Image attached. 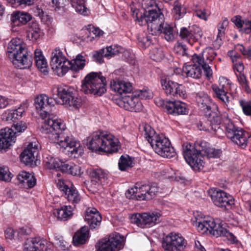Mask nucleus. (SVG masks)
<instances>
[{
    "label": "nucleus",
    "instance_id": "338daca9",
    "mask_svg": "<svg viewBox=\"0 0 251 251\" xmlns=\"http://www.w3.org/2000/svg\"><path fill=\"white\" fill-rule=\"evenodd\" d=\"M57 187L63 193L69 189V186L65 184L63 180L58 179V181L56 182Z\"/></svg>",
    "mask_w": 251,
    "mask_h": 251
},
{
    "label": "nucleus",
    "instance_id": "412c9836",
    "mask_svg": "<svg viewBox=\"0 0 251 251\" xmlns=\"http://www.w3.org/2000/svg\"><path fill=\"white\" fill-rule=\"evenodd\" d=\"M101 216L95 208H87L85 214V221L91 230L98 229L101 225Z\"/></svg>",
    "mask_w": 251,
    "mask_h": 251
},
{
    "label": "nucleus",
    "instance_id": "dca6fc26",
    "mask_svg": "<svg viewBox=\"0 0 251 251\" xmlns=\"http://www.w3.org/2000/svg\"><path fill=\"white\" fill-rule=\"evenodd\" d=\"M158 106H162L166 112L174 115H186L188 113V109L185 103L180 101H171L159 100L157 103Z\"/></svg>",
    "mask_w": 251,
    "mask_h": 251
},
{
    "label": "nucleus",
    "instance_id": "4468645a",
    "mask_svg": "<svg viewBox=\"0 0 251 251\" xmlns=\"http://www.w3.org/2000/svg\"><path fill=\"white\" fill-rule=\"evenodd\" d=\"M184 238L179 234L171 232L162 238L161 246L166 251H182L186 246Z\"/></svg>",
    "mask_w": 251,
    "mask_h": 251
},
{
    "label": "nucleus",
    "instance_id": "e433bc0d",
    "mask_svg": "<svg viewBox=\"0 0 251 251\" xmlns=\"http://www.w3.org/2000/svg\"><path fill=\"white\" fill-rule=\"evenodd\" d=\"M86 59L84 56L79 54L77 55L75 59L69 61L68 70L71 69L74 71H78L82 70L85 66Z\"/></svg>",
    "mask_w": 251,
    "mask_h": 251
},
{
    "label": "nucleus",
    "instance_id": "b1692460",
    "mask_svg": "<svg viewBox=\"0 0 251 251\" xmlns=\"http://www.w3.org/2000/svg\"><path fill=\"white\" fill-rule=\"evenodd\" d=\"M16 132L13 129L4 128L0 131V150L8 148L15 142Z\"/></svg>",
    "mask_w": 251,
    "mask_h": 251
},
{
    "label": "nucleus",
    "instance_id": "79ce46f5",
    "mask_svg": "<svg viewBox=\"0 0 251 251\" xmlns=\"http://www.w3.org/2000/svg\"><path fill=\"white\" fill-rule=\"evenodd\" d=\"M63 172L67 173L73 176H80L83 173L81 167L73 163H67L64 166Z\"/></svg>",
    "mask_w": 251,
    "mask_h": 251
},
{
    "label": "nucleus",
    "instance_id": "f8f14e48",
    "mask_svg": "<svg viewBox=\"0 0 251 251\" xmlns=\"http://www.w3.org/2000/svg\"><path fill=\"white\" fill-rule=\"evenodd\" d=\"M69 61L59 48H55L51 53L50 66L53 71L59 76H62L68 71Z\"/></svg>",
    "mask_w": 251,
    "mask_h": 251
},
{
    "label": "nucleus",
    "instance_id": "9d476101",
    "mask_svg": "<svg viewBox=\"0 0 251 251\" xmlns=\"http://www.w3.org/2000/svg\"><path fill=\"white\" fill-rule=\"evenodd\" d=\"M198 231L202 233L209 231L211 234L216 237L226 236L233 241H234L236 238L232 233L228 232L220 223H216L213 219H209L207 222H203V224L201 222H198Z\"/></svg>",
    "mask_w": 251,
    "mask_h": 251
},
{
    "label": "nucleus",
    "instance_id": "f3484780",
    "mask_svg": "<svg viewBox=\"0 0 251 251\" xmlns=\"http://www.w3.org/2000/svg\"><path fill=\"white\" fill-rule=\"evenodd\" d=\"M219 86H214L212 89L216 97L226 106L229 104L232 100V97L228 94L230 88L229 80L225 77L221 76L219 79Z\"/></svg>",
    "mask_w": 251,
    "mask_h": 251
},
{
    "label": "nucleus",
    "instance_id": "aec40b11",
    "mask_svg": "<svg viewBox=\"0 0 251 251\" xmlns=\"http://www.w3.org/2000/svg\"><path fill=\"white\" fill-rule=\"evenodd\" d=\"M118 104L130 111L139 112L143 108V105L136 94L125 96L119 101Z\"/></svg>",
    "mask_w": 251,
    "mask_h": 251
},
{
    "label": "nucleus",
    "instance_id": "69168bd1",
    "mask_svg": "<svg viewBox=\"0 0 251 251\" xmlns=\"http://www.w3.org/2000/svg\"><path fill=\"white\" fill-rule=\"evenodd\" d=\"M103 57L104 56L101 53V50L99 51H95L93 54L94 59L99 63H101L103 62Z\"/></svg>",
    "mask_w": 251,
    "mask_h": 251
},
{
    "label": "nucleus",
    "instance_id": "052dcab7",
    "mask_svg": "<svg viewBox=\"0 0 251 251\" xmlns=\"http://www.w3.org/2000/svg\"><path fill=\"white\" fill-rule=\"evenodd\" d=\"M49 5L56 11L59 12L64 11V6L60 4V2L58 0H51V1L49 2Z\"/></svg>",
    "mask_w": 251,
    "mask_h": 251
},
{
    "label": "nucleus",
    "instance_id": "4be33fe9",
    "mask_svg": "<svg viewBox=\"0 0 251 251\" xmlns=\"http://www.w3.org/2000/svg\"><path fill=\"white\" fill-rule=\"evenodd\" d=\"M48 243L40 237L27 239L24 244L25 251H47Z\"/></svg>",
    "mask_w": 251,
    "mask_h": 251
},
{
    "label": "nucleus",
    "instance_id": "6ab92c4d",
    "mask_svg": "<svg viewBox=\"0 0 251 251\" xmlns=\"http://www.w3.org/2000/svg\"><path fill=\"white\" fill-rule=\"evenodd\" d=\"M161 84L163 89L167 95L176 97H183L185 95L182 85L178 83L165 78L161 80Z\"/></svg>",
    "mask_w": 251,
    "mask_h": 251
},
{
    "label": "nucleus",
    "instance_id": "4d7b16f0",
    "mask_svg": "<svg viewBox=\"0 0 251 251\" xmlns=\"http://www.w3.org/2000/svg\"><path fill=\"white\" fill-rule=\"evenodd\" d=\"M12 128L14 132H21L25 130L27 128V126L26 124L24 122H20L19 123H17L16 124H13L12 126Z\"/></svg>",
    "mask_w": 251,
    "mask_h": 251
},
{
    "label": "nucleus",
    "instance_id": "de8ad7c7",
    "mask_svg": "<svg viewBox=\"0 0 251 251\" xmlns=\"http://www.w3.org/2000/svg\"><path fill=\"white\" fill-rule=\"evenodd\" d=\"M150 56L151 59L158 62L164 58V55L161 49L154 48L150 51Z\"/></svg>",
    "mask_w": 251,
    "mask_h": 251
},
{
    "label": "nucleus",
    "instance_id": "680f3d73",
    "mask_svg": "<svg viewBox=\"0 0 251 251\" xmlns=\"http://www.w3.org/2000/svg\"><path fill=\"white\" fill-rule=\"evenodd\" d=\"M194 217L195 220L193 221V225L197 227V229L198 230V225L199 223L198 222H201L202 224H203V222H207L208 220H204L201 215H200V214L199 212H196V213H194Z\"/></svg>",
    "mask_w": 251,
    "mask_h": 251
},
{
    "label": "nucleus",
    "instance_id": "423d86ee",
    "mask_svg": "<svg viewBox=\"0 0 251 251\" xmlns=\"http://www.w3.org/2000/svg\"><path fill=\"white\" fill-rule=\"evenodd\" d=\"M8 56L16 67L24 69L32 64V54L23 41L19 38H14L8 43L7 47Z\"/></svg>",
    "mask_w": 251,
    "mask_h": 251
},
{
    "label": "nucleus",
    "instance_id": "c03bdc74",
    "mask_svg": "<svg viewBox=\"0 0 251 251\" xmlns=\"http://www.w3.org/2000/svg\"><path fill=\"white\" fill-rule=\"evenodd\" d=\"M13 177L7 167L0 165V180L9 182Z\"/></svg>",
    "mask_w": 251,
    "mask_h": 251
},
{
    "label": "nucleus",
    "instance_id": "7ed1b4c3",
    "mask_svg": "<svg viewBox=\"0 0 251 251\" xmlns=\"http://www.w3.org/2000/svg\"><path fill=\"white\" fill-rule=\"evenodd\" d=\"M140 25L147 24L148 29L152 35L162 34L168 41L174 39L173 28L169 24L164 22V15L160 10H149L139 21Z\"/></svg>",
    "mask_w": 251,
    "mask_h": 251
},
{
    "label": "nucleus",
    "instance_id": "0e129e2a",
    "mask_svg": "<svg viewBox=\"0 0 251 251\" xmlns=\"http://www.w3.org/2000/svg\"><path fill=\"white\" fill-rule=\"evenodd\" d=\"M202 68L204 75L207 78H210L212 75V71L211 67L206 63L201 68Z\"/></svg>",
    "mask_w": 251,
    "mask_h": 251
},
{
    "label": "nucleus",
    "instance_id": "bb28decb",
    "mask_svg": "<svg viewBox=\"0 0 251 251\" xmlns=\"http://www.w3.org/2000/svg\"><path fill=\"white\" fill-rule=\"evenodd\" d=\"M89 237V229L84 226L77 231L73 238V242L75 246H79L85 244Z\"/></svg>",
    "mask_w": 251,
    "mask_h": 251
},
{
    "label": "nucleus",
    "instance_id": "1a4fd4ad",
    "mask_svg": "<svg viewBox=\"0 0 251 251\" xmlns=\"http://www.w3.org/2000/svg\"><path fill=\"white\" fill-rule=\"evenodd\" d=\"M156 183L142 184L137 183L135 186L128 189L126 192V198L139 201L152 199L158 192Z\"/></svg>",
    "mask_w": 251,
    "mask_h": 251
},
{
    "label": "nucleus",
    "instance_id": "bf43d9fd",
    "mask_svg": "<svg viewBox=\"0 0 251 251\" xmlns=\"http://www.w3.org/2000/svg\"><path fill=\"white\" fill-rule=\"evenodd\" d=\"M241 29L246 33L251 32V18L243 20Z\"/></svg>",
    "mask_w": 251,
    "mask_h": 251
},
{
    "label": "nucleus",
    "instance_id": "09e8293b",
    "mask_svg": "<svg viewBox=\"0 0 251 251\" xmlns=\"http://www.w3.org/2000/svg\"><path fill=\"white\" fill-rule=\"evenodd\" d=\"M237 78L238 82L245 91L249 93L251 92V90L248 85V82L247 80L246 76L242 74H239L237 75Z\"/></svg>",
    "mask_w": 251,
    "mask_h": 251
},
{
    "label": "nucleus",
    "instance_id": "c9c22d12",
    "mask_svg": "<svg viewBox=\"0 0 251 251\" xmlns=\"http://www.w3.org/2000/svg\"><path fill=\"white\" fill-rule=\"evenodd\" d=\"M44 162L46 163L47 167L50 169H58L63 172L64 166L66 165V162L61 160L58 158H54L51 156L47 157Z\"/></svg>",
    "mask_w": 251,
    "mask_h": 251
},
{
    "label": "nucleus",
    "instance_id": "72a5a7b5",
    "mask_svg": "<svg viewBox=\"0 0 251 251\" xmlns=\"http://www.w3.org/2000/svg\"><path fill=\"white\" fill-rule=\"evenodd\" d=\"M92 181L100 185H104L107 179L108 172L101 169H94L89 173Z\"/></svg>",
    "mask_w": 251,
    "mask_h": 251
},
{
    "label": "nucleus",
    "instance_id": "864d4df0",
    "mask_svg": "<svg viewBox=\"0 0 251 251\" xmlns=\"http://www.w3.org/2000/svg\"><path fill=\"white\" fill-rule=\"evenodd\" d=\"M239 103L244 113L247 116L251 115V101L241 100Z\"/></svg>",
    "mask_w": 251,
    "mask_h": 251
},
{
    "label": "nucleus",
    "instance_id": "37998d69",
    "mask_svg": "<svg viewBox=\"0 0 251 251\" xmlns=\"http://www.w3.org/2000/svg\"><path fill=\"white\" fill-rule=\"evenodd\" d=\"M83 31L86 35V37H84V39L86 40L87 38V41H88L89 37L94 38V37L92 36V34L94 35L96 37H99L101 36L103 33V31L100 30L99 28L91 26L90 25L89 29H85Z\"/></svg>",
    "mask_w": 251,
    "mask_h": 251
},
{
    "label": "nucleus",
    "instance_id": "0eeeda50",
    "mask_svg": "<svg viewBox=\"0 0 251 251\" xmlns=\"http://www.w3.org/2000/svg\"><path fill=\"white\" fill-rule=\"evenodd\" d=\"M106 78L101 73L91 72L82 80L80 90L86 94L101 96L106 91Z\"/></svg>",
    "mask_w": 251,
    "mask_h": 251
},
{
    "label": "nucleus",
    "instance_id": "a18cd8bd",
    "mask_svg": "<svg viewBox=\"0 0 251 251\" xmlns=\"http://www.w3.org/2000/svg\"><path fill=\"white\" fill-rule=\"evenodd\" d=\"M173 12L176 14V18L179 19L186 13V9L181 3L176 1L174 4Z\"/></svg>",
    "mask_w": 251,
    "mask_h": 251
},
{
    "label": "nucleus",
    "instance_id": "2f4dec72",
    "mask_svg": "<svg viewBox=\"0 0 251 251\" xmlns=\"http://www.w3.org/2000/svg\"><path fill=\"white\" fill-rule=\"evenodd\" d=\"M196 100L201 110L209 111L211 109L212 101L206 94L202 92L197 93Z\"/></svg>",
    "mask_w": 251,
    "mask_h": 251
},
{
    "label": "nucleus",
    "instance_id": "39448f33",
    "mask_svg": "<svg viewBox=\"0 0 251 251\" xmlns=\"http://www.w3.org/2000/svg\"><path fill=\"white\" fill-rule=\"evenodd\" d=\"M88 149L92 151L112 153L119 149V140L112 134L103 131L94 132L87 139Z\"/></svg>",
    "mask_w": 251,
    "mask_h": 251
},
{
    "label": "nucleus",
    "instance_id": "3c124183",
    "mask_svg": "<svg viewBox=\"0 0 251 251\" xmlns=\"http://www.w3.org/2000/svg\"><path fill=\"white\" fill-rule=\"evenodd\" d=\"M205 56L206 60L211 62L217 55V53L214 51L211 47H206L202 52Z\"/></svg>",
    "mask_w": 251,
    "mask_h": 251
},
{
    "label": "nucleus",
    "instance_id": "ea45409f",
    "mask_svg": "<svg viewBox=\"0 0 251 251\" xmlns=\"http://www.w3.org/2000/svg\"><path fill=\"white\" fill-rule=\"evenodd\" d=\"M34 60L36 66L41 72H47V63L41 50H36L34 51Z\"/></svg>",
    "mask_w": 251,
    "mask_h": 251
},
{
    "label": "nucleus",
    "instance_id": "2eb2a0df",
    "mask_svg": "<svg viewBox=\"0 0 251 251\" xmlns=\"http://www.w3.org/2000/svg\"><path fill=\"white\" fill-rule=\"evenodd\" d=\"M161 214L157 212L136 213L131 217V222L142 228L149 227L159 222Z\"/></svg>",
    "mask_w": 251,
    "mask_h": 251
},
{
    "label": "nucleus",
    "instance_id": "58836bf2",
    "mask_svg": "<svg viewBox=\"0 0 251 251\" xmlns=\"http://www.w3.org/2000/svg\"><path fill=\"white\" fill-rule=\"evenodd\" d=\"M86 1L87 0H71V4L77 13L86 16L90 13L86 5Z\"/></svg>",
    "mask_w": 251,
    "mask_h": 251
},
{
    "label": "nucleus",
    "instance_id": "9b49d317",
    "mask_svg": "<svg viewBox=\"0 0 251 251\" xmlns=\"http://www.w3.org/2000/svg\"><path fill=\"white\" fill-rule=\"evenodd\" d=\"M226 136L232 142L242 148L246 147L248 139L251 136L249 132L235 126L229 120H228V122L226 124Z\"/></svg>",
    "mask_w": 251,
    "mask_h": 251
},
{
    "label": "nucleus",
    "instance_id": "603ef678",
    "mask_svg": "<svg viewBox=\"0 0 251 251\" xmlns=\"http://www.w3.org/2000/svg\"><path fill=\"white\" fill-rule=\"evenodd\" d=\"M101 53L106 57H111L117 54L119 51L117 49L109 46L105 49H101Z\"/></svg>",
    "mask_w": 251,
    "mask_h": 251
},
{
    "label": "nucleus",
    "instance_id": "5fc2aeb1",
    "mask_svg": "<svg viewBox=\"0 0 251 251\" xmlns=\"http://www.w3.org/2000/svg\"><path fill=\"white\" fill-rule=\"evenodd\" d=\"M205 59L206 58L202 53L199 55L194 54L192 57V60L194 64H198V66H200L201 67L206 63Z\"/></svg>",
    "mask_w": 251,
    "mask_h": 251
},
{
    "label": "nucleus",
    "instance_id": "8fccbe9b",
    "mask_svg": "<svg viewBox=\"0 0 251 251\" xmlns=\"http://www.w3.org/2000/svg\"><path fill=\"white\" fill-rule=\"evenodd\" d=\"M139 45L143 48L148 47L151 44V40L149 36L146 34H140L138 37Z\"/></svg>",
    "mask_w": 251,
    "mask_h": 251
},
{
    "label": "nucleus",
    "instance_id": "774afa93",
    "mask_svg": "<svg viewBox=\"0 0 251 251\" xmlns=\"http://www.w3.org/2000/svg\"><path fill=\"white\" fill-rule=\"evenodd\" d=\"M232 22L236 25L238 28H242L243 20H241V17L240 16H236L233 17L231 19Z\"/></svg>",
    "mask_w": 251,
    "mask_h": 251
},
{
    "label": "nucleus",
    "instance_id": "f03ea898",
    "mask_svg": "<svg viewBox=\"0 0 251 251\" xmlns=\"http://www.w3.org/2000/svg\"><path fill=\"white\" fill-rule=\"evenodd\" d=\"M139 130L150 144L154 151L162 157L171 158L176 154L169 139L163 134H156L150 125L143 123L139 126Z\"/></svg>",
    "mask_w": 251,
    "mask_h": 251
},
{
    "label": "nucleus",
    "instance_id": "a878e982",
    "mask_svg": "<svg viewBox=\"0 0 251 251\" xmlns=\"http://www.w3.org/2000/svg\"><path fill=\"white\" fill-rule=\"evenodd\" d=\"M32 19L31 16L24 12L16 11L13 12L10 17L12 26H21L26 24Z\"/></svg>",
    "mask_w": 251,
    "mask_h": 251
},
{
    "label": "nucleus",
    "instance_id": "c756f323",
    "mask_svg": "<svg viewBox=\"0 0 251 251\" xmlns=\"http://www.w3.org/2000/svg\"><path fill=\"white\" fill-rule=\"evenodd\" d=\"M208 120L210 122L211 129L213 130L216 134L222 132V129L220 126L221 117L218 111L209 113Z\"/></svg>",
    "mask_w": 251,
    "mask_h": 251
},
{
    "label": "nucleus",
    "instance_id": "49530a36",
    "mask_svg": "<svg viewBox=\"0 0 251 251\" xmlns=\"http://www.w3.org/2000/svg\"><path fill=\"white\" fill-rule=\"evenodd\" d=\"M132 163V161L128 156L127 157L122 156L118 163L119 169L121 171H125L127 168L131 167Z\"/></svg>",
    "mask_w": 251,
    "mask_h": 251
},
{
    "label": "nucleus",
    "instance_id": "6e6552de",
    "mask_svg": "<svg viewBox=\"0 0 251 251\" xmlns=\"http://www.w3.org/2000/svg\"><path fill=\"white\" fill-rule=\"evenodd\" d=\"M54 103L65 105L67 107L78 108L80 106L81 100L75 96L73 89L66 85H55L53 88Z\"/></svg>",
    "mask_w": 251,
    "mask_h": 251
},
{
    "label": "nucleus",
    "instance_id": "393cba45",
    "mask_svg": "<svg viewBox=\"0 0 251 251\" xmlns=\"http://www.w3.org/2000/svg\"><path fill=\"white\" fill-rule=\"evenodd\" d=\"M110 88L112 90L119 94L130 93L133 89L131 83L124 80H113L111 81Z\"/></svg>",
    "mask_w": 251,
    "mask_h": 251
},
{
    "label": "nucleus",
    "instance_id": "f704fd0d",
    "mask_svg": "<svg viewBox=\"0 0 251 251\" xmlns=\"http://www.w3.org/2000/svg\"><path fill=\"white\" fill-rule=\"evenodd\" d=\"M193 28L196 30L195 32L192 30H189L186 27L181 28L179 36L182 39L186 40L190 39L197 40L199 38H201L202 36V32L199 27L197 26H193Z\"/></svg>",
    "mask_w": 251,
    "mask_h": 251
},
{
    "label": "nucleus",
    "instance_id": "6e6d98bb",
    "mask_svg": "<svg viewBox=\"0 0 251 251\" xmlns=\"http://www.w3.org/2000/svg\"><path fill=\"white\" fill-rule=\"evenodd\" d=\"M228 21L226 18H224L221 23L218 25V33L217 35V39L223 36L225 34L226 27L227 26Z\"/></svg>",
    "mask_w": 251,
    "mask_h": 251
},
{
    "label": "nucleus",
    "instance_id": "473e14b6",
    "mask_svg": "<svg viewBox=\"0 0 251 251\" xmlns=\"http://www.w3.org/2000/svg\"><path fill=\"white\" fill-rule=\"evenodd\" d=\"M25 112V107L21 105L18 108L9 110L5 112L2 115V119L7 122L14 123L16 122L17 120L22 117V114Z\"/></svg>",
    "mask_w": 251,
    "mask_h": 251
},
{
    "label": "nucleus",
    "instance_id": "c85d7f7f",
    "mask_svg": "<svg viewBox=\"0 0 251 251\" xmlns=\"http://www.w3.org/2000/svg\"><path fill=\"white\" fill-rule=\"evenodd\" d=\"M74 207L70 205H63L54 210L53 214L58 220L67 221L72 217Z\"/></svg>",
    "mask_w": 251,
    "mask_h": 251
},
{
    "label": "nucleus",
    "instance_id": "a211bd4d",
    "mask_svg": "<svg viewBox=\"0 0 251 251\" xmlns=\"http://www.w3.org/2000/svg\"><path fill=\"white\" fill-rule=\"evenodd\" d=\"M211 199L217 206L226 208L227 206L234 204L232 197L219 189H211L209 192Z\"/></svg>",
    "mask_w": 251,
    "mask_h": 251
},
{
    "label": "nucleus",
    "instance_id": "e2e57ef3",
    "mask_svg": "<svg viewBox=\"0 0 251 251\" xmlns=\"http://www.w3.org/2000/svg\"><path fill=\"white\" fill-rule=\"evenodd\" d=\"M34 0H12V3H17L19 5L26 6L31 5Z\"/></svg>",
    "mask_w": 251,
    "mask_h": 251
},
{
    "label": "nucleus",
    "instance_id": "f257e3e1",
    "mask_svg": "<svg viewBox=\"0 0 251 251\" xmlns=\"http://www.w3.org/2000/svg\"><path fill=\"white\" fill-rule=\"evenodd\" d=\"M54 104L53 98H49L44 94L39 95L34 99V105L40 112L43 120L40 131L43 134H48L50 142L58 144L69 155L80 154L82 148L79 143L76 142L72 136H69L64 132L66 129L64 123L61 120L58 119L46 111L49 107Z\"/></svg>",
    "mask_w": 251,
    "mask_h": 251
},
{
    "label": "nucleus",
    "instance_id": "a19ab883",
    "mask_svg": "<svg viewBox=\"0 0 251 251\" xmlns=\"http://www.w3.org/2000/svg\"><path fill=\"white\" fill-rule=\"evenodd\" d=\"M42 32L39 27V25L35 22H32L29 26L27 36L31 37V40L36 41L42 35Z\"/></svg>",
    "mask_w": 251,
    "mask_h": 251
},
{
    "label": "nucleus",
    "instance_id": "4c0bfd02",
    "mask_svg": "<svg viewBox=\"0 0 251 251\" xmlns=\"http://www.w3.org/2000/svg\"><path fill=\"white\" fill-rule=\"evenodd\" d=\"M64 197L67 200L74 204L78 203L81 200L80 196L78 191L72 184L69 187V189L64 193Z\"/></svg>",
    "mask_w": 251,
    "mask_h": 251
},
{
    "label": "nucleus",
    "instance_id": "13d9d810",
    "mask_svg": "<svg viewBox=\"0 0 251 251\" xmlns=\"http://www.w3.org/2000/svg\"><path fill=\"white\" fill-rule=\"evenodd\" d=\"M136 96L142 99H149L152 97V93L148 90H142L136 93Z\"/></svg>",
    "mask_w": 251,
    "mask_h": 251
},
{
    "label": "nucleus",
    "instance_id": "ddd939ff",
    "mask_svg": "<svg viewBox=\"0 0 251 251\" xmlns=\"http://www.w3.org/2000/svg\"><path fill=\"white\" fill-rule=\"evenodd\" d=\"M123 238L119 233H113L99 241L95 251H119L123 247Z\"/></svg>",
    "mask_w": 251,
    "mask_h": 251
},
{
    "label": "nucleus",
    "instance_id": "20e7f679",
    "mask_svg": "<svg viewBox=\"0 0 251 251\" xmlns=\"http://www.w3.org/2000/svg\"><path fill=\"white\" fill-rule=\"evenodd\" d=\"M202 143L198 145L201 149H196L192 144L184 143L182 145V151L186 161L195 171H200L204 167L203 156H202V151H204V155L208 158L219 157L221 151L213 148H205L201 146Z\"/></svg>",
    "mask_w": 251,
    "mask_h": 251
},
{
    "label": "nucleus",
    "instance_id": "5701e85b",
    "mask_svg": "<svg viewBox=\"0 0 251 251\" xmlns=\"http://www.w3.org/2000/svg\"><path fill=\"white\" fill-rule=\"evenodd\" d=\"M38 154L37 145L35 143H29L21 153V161L26 165H31Z\"/></svg>",
    "mask_w": 251,
    "mask_h": 251
},
{
    "label": "nucleus",
    "instance_id": "7c9ffc66",
    "mask_svg": "<svg viewBox=\"0 0 251 251\" xmlns=\"http://www.w3.org/2000/svg\"><path fill=\"white\" fill-rule=\"evenodd\" d=\"M183 75L187 77L198 79L201 77L202 74L201 67L197 64L187 65L182 68Z\"/></svg>",
    "mask_w": 251,
    "mask_h": 251
},
{
    "label": "nucleus",
    "instance_id": "cd10ccee",
    "mask_svg": "<svg viewBox=\"0 0 251 251\" xmlns=\"http://www.w3.org/2000/svg\"><path fill=\"white\" fill-rule=\"evenodd\" d=\"M19 182L26 188H31L36 184V179L31 174L25 171L20 172L17 176Z\"/></svg>",
    "mask_w": 251,
    "mask_h": 251
}]
</instances>
